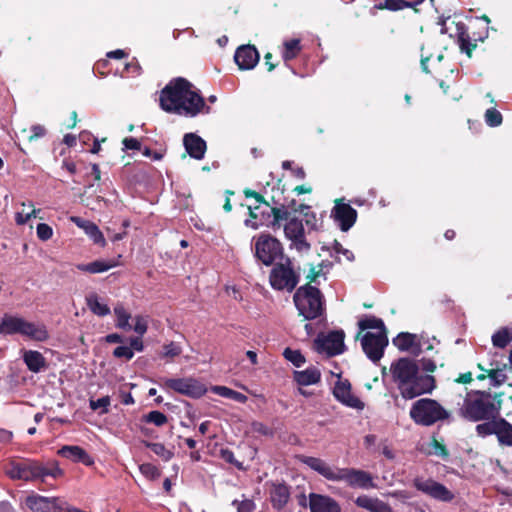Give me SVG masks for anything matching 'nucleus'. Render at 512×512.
Here are the masks:
<instances>
[{
    "mask_svg": "<svg viewBox=\"0 0 512 512\" xmlns=\"http://www.w3.org/2000/svg\"><path fill=\"white\" fill-rule=\"evenodd\" d=\"M141 474L148 480H157L161 477V470L152 463H143L139 466Z\"/></svg>",
    "mask_w": 512,
    "mask_h": 512,
    "instance_id": "43",
    "label": "nucleus"
},
{
    "mask_svg": "<svg viewBox=\"0 0 512 512\" xmlns=\"http://www.w3.org/2000/svg\"><path fill=\"white\" fill-rule=\"evenodd\" d=\"M45 134H46V129L44 126L39 125V124L33 125L31 127V135L28 137V140L30 142H32L34 140H37V139L45 136Z\"/></svg>",
    "mask_w": 512,
    "mask_h": 512,
    "instance_id": "60",
    "label": "nucleus"
},
{
    "mask_svg": "<svg viewBox=\"0 0 512 512\" xmlns=\"http://www.w3.org/2000/svg\"><path fill=\"white\" fill-rule=\"evenodd\" d=\"M424 0H381L375 4L379 10L399 11L404 8H415Z\"/></svg>",
    "mask_w": 512,
    "mask_h": 512,
    "instance_id": "29",
    "label": "nucleus"
},
{
    "mask_svg": "<svg viewBox=\"0 0 512 512\" xmlns=\"http://www.w3.org/2000/svg\"><path fill=\"white\" fill-rule=\"evenodd\" d=\"M310 512H341L339 504L328 496L311 493L309 495Z\"/></svg>",
    "mask_w": 512,
    "mask_h": 512,
    "instance_id": "23",
    "label": "nucleus"
},
{
    "mask_svg": "<svg viewBox=\"0 0 512 512\" xmlns=\"http://www.w3.org/2000/svg\"><path fill=\"white\" fill-rule=\"evenodd\" d=\"M292 241V245L299 252L310 250V244L307 242L305 238V232L301 234V236H297L296 238L290 239Z\"/></svg>",
    "mask_w": 512,
    "mask_h": 512,
    "instance_id": "55",
    "label": "nucleus"
},
{
    "mask_svg": "<svg viewBox=\"0 0 512 512\" xmlns=\"http://www.w3.org/2000/svg\"><path fill=\"white\" fill-rule=\"evenodd\" d=\"M376 501H377V498L373 499L367 495H361L356 498L355 504L360 508H363V509H366V510L372 512Z\"/></svg>",
    "mask_w": 512,
    "mask_h": 512,
    "instance_id": "52",
    "label": "nucleus"
},
{
    "mask_svg": "<svg viewBox=\"0 0 512 512\" xmlns=\"http://www.w3.org/2000/svg\"><path fill=\"white\" fill-rule=\"evenodd\" d=\"M372 512H393V510L388 503L377 499Z\"/></svg>",
    "mask_w": 512,
    "mask_h": 512,
    "instance_id": "64",
    "label": "nucleus"
},
{
    "mask_svg": "<svg viewBox=\"0 0 512 512\" xmlns=\"http://www.w3.org/2000/svg\"><path fill=\"white\" fill-rule=\"evenodd\" d=\"M269 487V500L272 508L277 511H282L290 500V486L284 481H269L266 483Z\"/></svg>",
    "mask_w": 512,
    "mask_h": 512,
    "instance_id": "18",
    "label": "nucleus"
},
{
    "mask_svg": "<svg viewBox=\"0 0 512 512\" xmlns=\"http://www.w3.org/2000/svg\"><path fill=\"white\" fill-rule=\"evenodd\" d=\"M413 486L423 494L432 499L441 502H451L455 495L445 485L433 480L432 478L416 477L413 480Z\"/></svg>",
    "mask_w": 512,
    "mask_h": 512,
    "instance_id": "13",
    "label": "nucleus"
},
{
    "mask_svg": "<svg viewBox=\"0 0 512 512\" xmlns=\"http://www.w3.org/2000/svg\"><path fill=\"white\" fill-rule=\"evenodd\" d=\"M219 456L222 460L233 465L238 470H240V471L247 470V468L244 466L243 462L236 459L233 451L230 450L229 448H221L220 452H219Z\"/></svg>",
    "mask_w": 512,
    "mask_h": 512,
    "instance_id": "41",
    "label": "nucleus"
},
{
    "mask_svg": "<svg viewBox=\"0 0 512 512\" xmlns=\"http://www.w3.org/2000/svg\"><path fill=\"white\" fill-rule=\"evenodd\" d=\"M5 473L12 480L50 486H52L50 479L57 480L64 476V470L60 468L58 461L29 458L10 460L5 465Z\"/></svg>",
    "mask_w": 512,
    "mask_h": 512,
    "instance_id": "3",
    "label": "nucleus"
},
{
    "mask_svg": "<svg viewBox=\"0 0 512 512\" xmlns=\"http://www.w3.org/2000/svg\"><path fill=\"white\" fill-rule=\"evenodd\" d=\"M333 395L339 402L347 407L356 410H363L365 407L364 402L352 394L351 384L347 379L336 382Z\"/></svg>",
    "mask_w": 512,
    "mask_h": 512,
    "instance_id": "19",
    "label": "nucleus"
},
{
    "mask_svg": "<svg viewBox=\"0 0 512 512\" xmlns=\"http://www.w3.org/2000/svg\"><path fill=\"white\" fill-rule=\"evenodd\" d=\"M260 55L254 45H242L234 54V60L241 70L253 69L259 62Z\"/></svg>",
    "mask_w": 512,
    "mask_h": 512,
    "instance_id": "21",
    "label": "nucleus"
},
{
    "mask_svg": "<svg viewBox=\"0 0 512 512\" xmlns=\"http://www.w3.org/2000/svg\"><path fill=\"white\" fill-rule=\"evenodd\" d=\"M273 206L269 201L263 205L248 206L249 217L244 221L246 227L258 229L261 226H270L271 214L269 209Z\"/></svg>",
    "mask_w": 512,
    "mask_h": 512,
    "instance_id": "20",
    "label": "nucleus"
},
{
    "mask_svg": "<svg viewBox=\"0 0 512 512\" xmlns=\"http://www.w3.org/2000/svg\"><path fill=\"white\" fill-rule=\"evenodd\" d=\"M25 504L32 512H86L59 497H46L36 493L28 495Z\"/></svg>",
    "mask_w": 512,
    "mask_h": 512,
    "instance_id": "12",
    "label": "nucleus"
},
{
    "mask_svg": "<svg viewBox=\"0 0 512 512\" xmlns=\"http://www.w3.org/2000/svg\"><path fill=\"white\" fill-rule=\"evenodd\" d=\"M298 460L329 481H344L352 488H375L372 475L364 470L355 468H338L330 466L321 458L299 455Z\"/></svg>",
    "mask_w": 512,
    "mask_h": 512,
    "instance_id": "4",
    "label": "nucleus"
},
{
    "mask_svg": "<svg viewBox=\"0 0 512 512\" xmlns=\"http://www.w3.org/2000/svg\"><path fill=\"white\" fill-rule=\"evenodd\" d=\"M115 358H124L127 361L131 360L134 356V352L129 346H118L113 351Z\"/></svg>",
    "mask_w": 512,
    "mask_h": 512,
    "instance_id": "56",
    "label": "nucleus"
},
{
    "mask_svg": "<svg viewBox=\"0 0 512 512\" xmlns=\"http://www.w3.org/2000/svg\"><path fill=\"white\" fill-rule=\"evenodd\" d=\"M302 46L299 39H290L283 43L282 58L285 63L295 59L301 52Z\"/></svg>",
    "mask_w": 512,
    "mask_h": 512,
    "instance_id": "34",
    "label": "nucleus"
},
{
    "mask_svg": "<svg viewBox=\"0 0 512 512\" xmlns=\"http://www.w3.org/2000/svg\"><path fill=\"white\" fill-rule=\"evenodd\" d=\"M455 26L454 36L457 38L460 51L465 53L468 58L472 57L473 50L477 47V42H483L488 36V31H485L484 36H476V33H469L464 23H455L453 20L450 21ZM450 37H453L452 33H449Z\"/></svg>",
    "mask_w": 512,
    "mask_h": 512,
    "instance_id": "16",
    "label": "nucleus"
},
{
    "mask_svg": "<svg viewBox=\"0 0 512 512\" xmlns=\"http://www.w3.org/2000/svg\"><path fill=\"white\" fill-rule=\"evenodd\" d=\"M211 390H212V392H214L215 394H217L221 397L232 399L238 403L244 404L248 400V397L245 394L240 393L231 388H228L226 386H218V385L212 386Z\"/></svg>",
    "mask_w": 512,
    "mask_h": 512,
    "instance_id": "35",
    "label": "nucleus"
},
{
    "mask_svg": "<svg viewBox=\"0 0 512 512\" xmlns=\"http://www.w3.org/2000/svg\"><path fill=\"white\" fill-rule=\"evenodd\" d=\"M37 237L42 241L49 240L53 235L52 228L46 223H40L36 228Z\"/></svg>",
    "mask_w": 512,
    "mask_h": 512,
    "instance_id": "54",
    "label": "nucleus"
},
{
    "mask_svg": "<svg viewBox=\"0 0 512 512\" xmlns=\"http://www.w3.org/2000/svg\"><path fill=\"white\" fill-rule=\"evenodd\" d=\"M23 361L26 364L28 370L33 373H39L41 370L47 367L46 359L39 351H25L23 354Z\"/></svg>",
    "mask_w": 512,
    "mask_h": 512,
    "instance_id": "28",
    "label": "nucleus"
},
{
    "mask_svg": "<svg viewBox=\"0 0 512 512\" xmlns=\"http://www.w3.org/2000/svg\"><path fill=\"white\" fill-rule=\"evenodd\" d=\"M183 144L190 157L197 160L204 158L207 146L200 136L194 133H187L184 135Z\"/></svg>",
    "mask_w": 512,
    "mask_h": 512,
    "instance_id": "24",
    "label": "nucleus"
},
{
    "mask_svg": "<svg viewBox=\"0 0 512 512\" xmlns=\"http://www.w3.org/2000/svg\"><path fill=\"white\" fill-rule=\"evenodd\" d=\"M502 114L495 108H489L485 112V121L490 127H497L502 123Z\"/></svg>",
    "mask_w": 512,
    "mask_h": 512,
    "instance_id": "46",
    "label": "nucleus"
},
{
    "mask_svg": "<svg viewBox=\"0 0 512 512\" xmlns=\"http://www.w3.org/2000/svg\"><path fill=\"white\" fill-rule=\"evenodd\" d=\"M144 420L148 423H153L154 425L161 427L168 422L167 416L157 410L150 411L148 414L144 416Z\"/></svg>",
    "mask_w": 512,
    "mask_h": 512,
    "instance_id": "45",
    "label": "nucleus"
},
{
    "mask_svg": "<svg viewBox=\"0 0 512 512\" xmlns=\"http://www.w3.org/2000/svg\"><path fill=\"white\" fill-rule=\"evenodd\" d=\"M358 326L360 328V332L357 333L356 339L360 337L362 331L367 329H378L379 332H387L385 324L382 319L377 318L375 316H369L365 319H362L358 322Z\"/></svg>",
    "mask_w": 512,
    "mask_h": 512,
    "instance_id": "36",
    "label": "nucleus"
},
{
    "mask_svg": "<svg viewBox=\"0 0 512 512\" xmlns=\"http://www.w3.org/2000/svg\"><path fill=\"white\" fill-rule=\"evenodd\" d=\"M115 266H117V262L114 260H95L87 264H78L77 269L82 272L97 274L106 272Z\"/></svg>",
    "mask_w": 512,
    "mask_h": 512,
    "instance_id": "30",
    "label": "nucleus"
},
{
    "mask_svg": "<svg viewBox=\"0 0 512 512\" xmlns=\"http://www.w3.org/2000/svg\"><path fill=\"white\" fill-rule=\"evenodd\" d=\"M122 144L127 150H141V143L133 137H126L122 140Z\"/></svg>",
    "mask_w": 512,
    "mask_h": 512,
    "instance_id": "61",
    "label": "nucleus"
},
{
    "mask_svg": "<svg viewBox=\"0 0 512 512\" xmlns=\"http://www.w3.org/2000/svg\"><path fill=\"white\" fill-rule=\"evenodd\" d=\"M129 348H131L133 352L134 351L142 352L144 350V343L142 340V336L131 337L129 339Z\"/></svg>",
    "mask_w": 512,
    "mask_h": 512,
    "instance_id": "62",
    "label": "nucleus"
},
{
    "mask_svg": "<svg viewBox=\"0 0 512 512\" xmlns=\"http://www.w3.org/2000/svg\"><path fill=\"white\" fill-rule=\"evenodd\" d=\"M393 344L400 351H409L415 348L412 353L418 356L421 352L420 343L417 341V336L409 332H401L394 339Z\"/></svg>",
    "mask_w": 512,
    "mask_h": 512,
    "instance_id": "26",
    "label": "nucleus"
},
{
    "mask_svg": "<svg viewBox=\"0 0 512 512\" xmlns=\"http://www.w3.org/2000/svg\"><path fill=\"white\" fill-rule=\"evenodd\" d=\"M271 214L270 226L272 229H279L282 221H289L291 213L288 211L287 206L283 204L279 206H273L269 209Z\"/></svg>",
    "mask_w": 512,
    "mask_h": 512,
    "instance_id": "33",
    "label": "nucleus"
},
{
    "mask_svg": "<svg viewBox=\"0 0 512 512\" xmlns=\"http://www.w3.org/2000/svg\"><path fill=\"white\" fill-rule=\"evenodd\" d=\"M332 248L336 254L343 255L348 261H353L355 259L353 252L344 248L337 240H334Z\"/></svg>",
    "mask_w": 512,
    "mask_h": 512,
    "instance_id": "57",
    "label": "nucleus"
},
{
    "mask_svg": "<svg viewBox=\"0 0 512 512\" xmlns=\"http://www.w3.org/2000/svg\"><path fill=\"white\" fill-rule=\"evenodd\" d=\"M243 194L246 198L255 199V202H256L255 205H263V204L267 203V200L261 193L255 191V190H252L250 188H245L243 190Z\"/></svg>",
    "mask_w": 512,
    "mask_h": 512,
    "instance_id": "59",
    "label": "nucleus"
},
{
    "mask_svg": "<svg viewBox=\"0 0 512 512\" xmlns=\"http://www.w3.org/2000/svg\"><path fill=\"white\" fill-rule=\"evenodd\" d=\"M495 435L501 445L512 446V424L506 419L498 418Z\"/></svg>",
    "mask_w": 512,
    "mask_h": 512,
    "instance_id": "31",
    "label": "nucleus"
},
{
    "mask_svg": "<svg viewBox=\"0 0 512 512\" xmlns=\"http://www.w3.org/2000/svg\"><path fill=\"white\" fill-rule=\"evenodd\" d=\"M40 210L32 209L31 211H25V209H22V211H19L16 213L15 221L18 225H24L26 224L32 217H36V213Z\"/></svg>",
    "mask_w": 512,
    "mask_h": 512,
    "instance_id": "53",
    "label": "nucleus"
},
{
    "mask_svg": "<svg viewBox=\"0 0 512 512\" xmlns=\"http://www.w3.org/2000/svg\"><path fill=\"white\" fill-rule=\"evenodd\" d=\"M422 370L428 373H433L436 370V363L430 358H422L420 361Z\"/></svg>",
    "mask_w": 512,
    "mask_h": 512,
    "instance_id": "63",
    "label": "nucleus"
},
{
    "mask_svg": "<svg viewBox=\"0 0 512 512\" xmlns=\"http://www.w3.org/2000/svg\"><path fill=\"white\" fill-rule=\"evenodd\" d=\"M58 454L74 462L90 466L94 463L91 456L80 446L66 445L58 450Z\"/></svg>",
    "mask_w": 512,
    "mask_h": 512,
    "instance_id": "25",
    "label": "nucleus"
},
{
    "mask_svg": "<svg viewBox=\"0 0 512 512\" xmlns=\"http://www.w3.org/2000/svg\"><path fill=\"white\" fill-rule=\"evenodd\" d=\"M503 393L492 395L488 391L472 390L467 392L458 415L469 422H481L500 416Z\"/></svg>",
    "mask_w": 512,
    "mask_h": 512,
    "instance_id": "5",
    "label": "nucleus"
},
{
    "mask_svg": "<svg viewBox=\"0 0 512 512\" xmlns=\"http://www.w3.org/2000/svg\"><path fill=\"white\" fill-rule=\"evenodd\" d=\"M498 418H500V416L491 420H483L484 423L478 424L476 426L477 434L480 436H488L493 434L495 435L496 427L498 424Z\"/></svg>",
    "mask_w": 512,
    "mask_h": 512,
    "instance_id": "42",
    "label": "nucleus"
},
{
    "mask_svg": "<svg viewBox=\"0 0 512 512\" xmlns=\"http://www.w3.org/2000/svg\"><path fill=\"white\" fill-rule=\"evenodd\" d=\"M284 233L289 240L301 236L304 233L302 221L297 218H291L284 226Z\"/></svg>",
    "mask_w": 512,
    "mask_h": 512,
    "instance_id": "38",
    "label": "nucleus"
},
{
    "mask_svg": "<svg viewBox=\"0 0 512 512\" xmlns=\"http://www.w3.org/2000/svg\"><path fill=\"white\" fill-rule=\"evenodd\" d=\"M159 106L167 113L190 118L211 111L193 84L183 77L171 79L160 91Z\"/></svg>",
    "mask_w": 512,
    "mask_h": 512,
    "instance_id": "1",
    "label": "nucleus"
},
{
    "mask_svg": "<svg viewBox=\"0 0 512 512\" xmlns=\"http://www.w3.org/2000/svg\"><path fill=\"white\" fill-rule=\"evenodd\" d=\"M293 379L300 386L313 385L320 382L321 372L318 368L311 366L302 371H294Z\"/></svg>",
    "mask_w": 512,
    "mask_h": 512,
    "instance_id": "27",
    "label": "nucleus"
},
{
    "mask_svg": "<svg viewBox=\"0 0 512 512\" xmlns=\"http://www.w3.org/2000/svg\"><path fill=\"white\" fill-rule=\"evenodd\" d=\"M478 368L484 372L487 373V376L488 378H490V380L492 381V384L494 386H501L502 384H504L507 379H508V376L507 374L505 373L506 370L509 369V367L504 364L502 368L496 366V367H491L489 369H485L480 363L478 364Z\"/></svg>",
    "mask_w": 512,
    "mask_h": 512,
    "instance_id": "32",
    "label": "nucleus"
},
{
    "mask_svg": "<svg viewBox=\"0 0 512 512\" xmlns=\"http://www.w3.org/2000/svg\"><path fill=\"white\" fill-rule=\"evenodd\" d=\"M512 341V333L504 327L496 331L492 336L493 346L505 348Z\"/></svg>",
    "mask_w": 512,
    "mask_h": 512,
    "instance_id": "39",
    "label": "nucleus"
},
{
    "mask_svg": "<svg viewBox=\"0 0 512 512\" xmlns=\"http://www.w3.org/2000/svg\"><path fill=\"white\" fill-rule=\"evenodd\" d=\"M114 314L117 318L116 327L123 330H130L132 326L129 323L131 314L124 308L123 305L118 304L114 307Z\"/></svg>",
    "mask_w": 512,
    "mask_h": 512,
    "instance_id": "37",
    "label": "nucleus"
},
{
    "mask_svg": "<svg viewBox=\"0 0 512 512\" xmlns=\"http://www.w3.org/2000/svg\"><path fill=\"white\" fill-rule=\"evenodd\" d=\"M358 213L350 204L341 199L335 201L331 217L343 232H347L356 222Z\"/></svg>",
    "mask_w": 512,
    "mask_h": 512,
    "instance_id": "17",
    "label": "nucleus"
},
{
    "mask_svg": "<svg viewBox=\"0 0 512 512\" xmlns=\"http://www.w3.org/2000/svg\"><path fill=\"white\" fill-rule=\"evenodd\" d=\"M87 305L89 309L97 316H106L110 314L108 305L100 303L97 295H91L87 298Z\"/></svg>",
    "mask_w": 512,
    "mask_h": 512,
    "instance_id": "40",
    "label": "nucleus"
},
{
    "mask_svg": "<svg viewBox=\"0 0 512 512\" xmlns=\"http://www.w3.org/2000/svg\"><path fill=\"white\" fill-rule=\"evenodd\" d=\"M232 505L236 508L237 512H253L256 507L251 499L234 500Z\"/></svg>",
    "mask_w": 512,
    "mask_h": 512,
    "instance_id": "50",
    "label": "nucleus"
},
{
    "mask_svg": "<svg viewBox=\"0 0 512 512\" xmlns=\"http://www.w3.org/2000/svg\"><path fill=\"white\" fill-rule=\"evenodd\" d=\"M71 221L79 228L83 229L92 242L100 247L106 246V240L102 231L92 221L83 219L78 216H72Z\"/></svg>",
    "mask_w": 512,
    "mask_h": 512,
    "instance_id": "22",
    "label": "nucleus"
},
{
    "mask_svg": "<svg viewBox=\"0 0 512 512\" xmlns=\"http://www.w3.org/2000/svg\"><path fill=\"white\" fill-rule=\"evenodd\" d=\"M255 257L265 266L285 258L282 243L270 234H261L255 242Z\"/></svg>",
    "mask_w": 512,
    "mask_h": 512,
    "instance_id": "11",
    "label": "nucleus"
},
{
    "mask_svg": "<svg viewBox=\"0 0 512 512\" xmlns=\"http://www.w3.org/2000/svg\"><path fill=\"white\" fill-rule=\"evenodd\" d=\"M283 356L286 360L290 361L295 367H301L305 363V357L299 350H293L286 348L283 352Z\"/></svg>",
    "mask_w": 512,
    "mask_h": 512,
    "instance_id": "44",
    "label": "nucleus"
},
{
    "mask_svg": "<svg viewBox=\"0 0 512 512\" xmlns=\"http://www.w3.org/2000/svg\"><path fill=\"white\" fill-rule=\"evenodd\" d=\"M390 372L400 395L406 400L430 394L436 388L435 377L420 374L419 365L412 358L402 357L392 362Z\"/></svg>",
    "mask_w": 512,
    "mask_h": 512,
    "instance_id": "2",
    "label": "nucleus"
},
{
    "mask_svg": "<svg viewBox=\"0 0 512 512\" xmlns=\"http://www.w3.org/2000/svg\"><path fill=\"white\" fill-rule=\"evenodd\" d=\"M160 385L166 391H173L192 399H199L207 392L206 385L194 377L163 378Z\"/></svg>",
    "mask_w": 512,
    "mask_h": 512,
    "instance_id": "10",
    "label": "nucleus"
},
{
    "mask_svg": "<svg viewBox=\"0 0 512 512\" xmlns=\"http://www.w3.org/2000/svg\"><path fill=\"white\" fill-rule=\"evenodd\" d=\"M16 334L38 342H44L49 338L44 324H35L21 316L4 313L0 317V336Z\"/></svg>",
    "mask_w": 512,
    "mask_h": 512,
    "instance_id": "6",
    "label": "nucleus"
},
{
    "mask_svg": "<svg viewBox=\"0 0 512 512\" xmlns=\"http://www.w3.org/2000/svg\"><path fill=\"white\" fill-rule=\"evenodd\" d=\"M388 345L387 332H366L361 339V346L366 356L374 363L384 355V349Z\"/></svg>",
    "mask_w": 512,
    "mask_h": 512,
    "instance_id": "15",
    "label": "nucleus"
},
{
    "mask_svg": "<svg viewBox=\"0 0 512 512\" xmlns=\"http://www.w3.org/2000/svg\"><path fill=\"white\" fill-rule=\"evenodd\" d=\"M431 445L434 448V453L436 455L442 457L443 459H447L449 457V451L447 447L443 443L439 442L436 438L432 439Z\"/></svg>",
    "mask_w": 512,
    "mask_h": 512,
    "instance_id": "58",
    "label": "nucleus"
},
{
    "mask_svg": "<svg viewBox=\"0 0 512 512\" xmlns=\"http://www.w3.org/2000/svg\"><path fill=\"white\" fill-rule=\"evenodd\" d=\"M344 338L345 333L343 330L330 331L327 335H318L314 341V346L319 353L336 356L344 352Z\"/></svg>",
    "mask_w": 512,
    "mask_h": 512,
    "instance_id": "14",
    "label": "nucleus"
},
{
    "mask_svg": "<svg viewBox=\"0 0 512 512\" xmlns=\"http://www.w3.org/2000/svg\"><path fill=\"white\" fill-rule=\"evenodd\" d=\"M134 326L132 329L139 335L143 336L148 330V321L142 315H136L134 317Z\"/></svg>",
    "mask_w": 512,
    "mask_h": 512,
    "instance_id": "51",
    "label": "nucleus"
},
{
    "mask_svg": "<svg viewBox=\"0 0 512 512\" xmlns=\"http://www.w3.org/2000/svg\"><path fill=\"white\" fill-rule=\"evenodd\" d=\"M412 421L424 427H430L450 418V413L435 399L421 398L416 400L409 412Z\"/></svg>",
    "mask_w": 512,
    "mask_h": 512,
    "instance_id": "8",
    "label": "nucleus"
},
{
    "mask_svg": "<svg viewBox=\"0 0 512 512\" xmlns=\"http://www.w3.org/2000/svg\"><path fill=\"white\" fill-rule=\"evenodd\" d=\"M181 353H182L181 346L172 341L163 346L162 357L173 359V358L179 356Z\"/></svg>",
    "mask_w": 512,
    "mask_h": 512,
    "instance_id": "47",
    "label": "nucleus"
},
{
    "mask_svg": "<svg viewBox=\"0 0 512 512\" xmlns=\"http://www.w3.org/2000/svg\"><path fill=\"white\" fill-rule=\"evenodd\" d=\"M294 304L304 320H314L323 315L325 300L322 292L315 286H300L293 295Z\"/></svg>",
    "mask_w": 512,
    "mask_h": 512,
    "instance_id": "7",
    "label": "nucleus"
},
{
    "mask_svg": "<svg viewBox=\"0 0 512 512\" xmlns=\"http://www.w3.org/2000/svg\"><path fill=\"white\" fill-rule=\"evenodd\" d=\"M269 274V283L274 290L292 292L300 281V274L293 267L289 257L273 264Z\"/></svg>",
    "mask_w": 512,
    "mask_h": 512,
    "instance_id": "9",
    "label": "nucleus"
},
{
    "mask_svg": "<svg viewBox=\"0 0 512 512\" xmlns=\"http://www.w3.org/2000/svg\"><path fill=\"white\" fill-rule=\"evenodd\" d=\"M109 405H110V397L109 396H104L97 400L90 399V401H89V406L93 411H96L97 409L102 408V411L100 412V414L107 413L109 411L108 410Z\"/></svg>",
    "mask_w": 512,
    "mask_h": 512,
    "instance_id": "49",
    "label": "nucleus"
},
{
    "mask_svg": "<svg viewBox=\"0 0 512 512\" xmlns=\"http://www.w3.org/2000/svg\"><path fill=\"white\" fill-rule=\"evenodd\" d=\"M146 447L150 448L156 455L162 457L164 460H169L172 453L166 449L162 443H146Z\"/></svg>",
    "mask_w": 512,
    "mask_h": 512,
    "instance_id": "48",
    "label": "nucleus"
}]
</instances>
